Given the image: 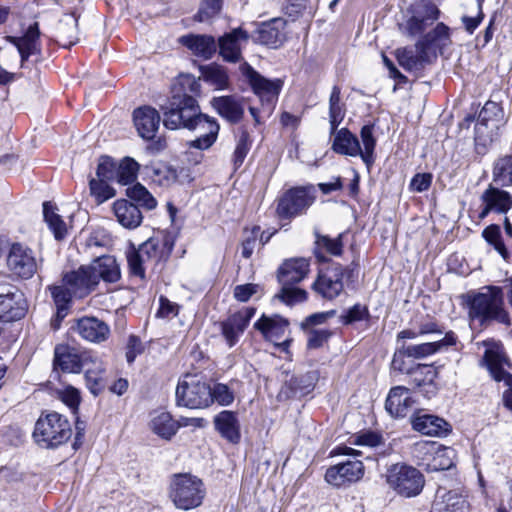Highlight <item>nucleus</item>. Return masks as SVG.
<instances>
[{
	"label": "nucleus",
	"instance_id": "obj_52",
	"mask_svg": "<svg viewBox=\"0 0 512 512\" xmlns=\"http://www.w3.org/2000/svg\"><path fill=\"white\" fill-rule=\"evenodd\" d=\"M307 295L306 290L294 285H281V290L276 297L287 305H295L304 302Z\"/></svg>",
	"mask_w": 512,
	"mask_h": 512
},
{
	"label": "nucleus",
	"instance_id": "obj_40",
	"mask_svg": "<svg viewBox=\"0 0 512 512\" xmlns=\"http://www.w3.org/2000/svg\"><path fill=\"white\" fill-rule=\"evenodd\" d=\"M57 38L60 45L69 48L79 41L78 20L74 15L63 17L57 27Z\"/></svg>",
	"mask_w": 512,
	"mask_h": 512
},
{
	"label": "nucleus",
	"instance_id": "obj_23",
	"mask_svg": "<svg viewBox=\"0 0 512 512\" xmlns=\"http://www.w3.org/2000/svg\"><path fill=\"white\" fill-rule=\"evenodd\" d=\"M211 106L230 124L239 123L244 116L243 98L236 95L213 97Z\"/></svg>",
	"mask_w": 512,
	"mask_h": 512
},
{
	"label": "nucleus",
	"instance_id": "obj_55",
	"mask_svg": "<svg viewBox=\"0 0 512 512\" xmlns=\"http://www.w3.org/2000/svg\"><path fill=\"white\" fill-rule=\"evenodd\" d=\"M223 6V0H201L199 10L195 19L199 22H206L217 16Z\"/></svg>",
	"mask_w": 512,
	"mask_h": 512
},
{
	"label": "nucleus",
	"instance_id": "obj_32",
	"mask_svg": "<svg viewBox=\"0 0 512 512\" xmlns=\"http://www.w3.org/2000/svg\"><path fill=\"white\" fill-rule=\"evenodd\" d=\"M214 425L221 436L231 443H238L241 438L240 425L235 412L224 410L214 418Z\"/></svg>",
	"mask_w": 512,
	"mask_h": 512
},
{
	"label": "nucleus",
	"instance_id": "obj_19",
	"mask_svg": "<svg viewBox=\"0 0 512 512\" xmlns=\"http://www.w3.org/2000/svg\"><path fill=\"white\" fill-rule=\"evenodd\" d=\"M91 354H79L74 348L68 345H58L54 350V366L59 367L63 372L80 373L84 367L89 365Z\"/></svg>",
	"mask_w": 512,
	"mask_h": 512
},
{
	"label": "nucleus",
	"instance_id": "obj_15",
	"mask_svg": "<svg viewBox=\"0 0 512 512\" xmlns=\"http://www.w3.org/2000/svg\"><path fill=\"white\" fill-rule=\"evenodd\" d=\"M286 25L287 21L281 17L260 22L251 35L252 40L254 43L277 49L287 40Z\"/></svg>",
	"mask_w": 512,
	"mask_h": 512
},
{
	"label": "nucleus",
	"instance_id": "obj_9",
	"mask_svg": "<svg viewBox=\"0 0 512 512\" xmlns=\"http://www.w3.org/2000/svg\"><path fill=\"white\" fill-rule=\"evenodd\" d=\"M483 362L491 377L497 382L503 381L507 386L503 392V403L507 409L512 411V374L504 369L505 366L510 367L509 359L500 346L494 345L486 349Z\"/></svg>",
	"mask_w": 512,
	"mask_h": 512
},
{
	"label": "nucleus",
	"instance_id": "obj_7",
	"mask_svg": "<svg viewBox=\"0 0 512 512\" xmlns=\"http://www.w3.org/2000/svg\"><path fill=\"white\" fill-rule=\"evenodd\" d=\"M386 481L390 488L404 497L418 495L424 486V477L421 472L403 463L393 464L388 468Z\"/></svg>",
	"mask_w": 512,
	"mask_h": 512
},
{
	"label": "nucleus",
	"instance_id": "obj_1",
	"mask_svg": "<svg viewBox=\"0 0 512 512\" xmlns=\"http://www.w3.org/2000/svg\"><path fill=\"white\" fill-rule=\"evenodd\" d=\"M164 126L171 130L185 128L200 136L189 142L190 148L209 149L217 140L220 126L214 118L202 114L196 99L186 93H175L161 106Z\"/></svg>",
	"mask_w": 512,
	"mask_h": 512
},
{
	"label": "nucleus",
	"instance_id": "obj_42",
	"mask_svg": "<svg viewBox=\"0 0 512 512\" xmlns=\"http://www.w3.org/2000/svg\"><path fill=\"white\" fill-rule=\"evenodd\" d=\"M255 329L259 330L266 338H272L283 334L288 327L287 320L275 316H262L255 324Z\"/></svg>",
	"mask_w": 512,
	"mask_h": 512
},
{
	"label": "nucleus",
	"instance_id": "obj_12",
	"mask_svg": "<svg viewBox=\"0 0 512 512\" xmlns=\"http://www.w3.org/2000/svg\"><path fill=\"white\" fill-rule=\"evenodd\" d=\"M408 13L410 16L405 31L411 37L423 33L440 15L438 7L430 0H415L408 8Z\"/></svg>",
	"mask_w": 512,
	"mask_h": 512
},
{
	"label": "nucleus",
	"instance_id": "obj_36",
	"mask_svg": "<svg viewBox=\"0 0 512 512\" xmlns=\"http://www.w3.org/2000/svg\"><path fill=\"white\" fill-rule=\"evenodd\" d=\"M343 252L342 235L336 238L316 234L314 255L319 262H328L327 255L340 256Z\"/></svg>",
	"mask_w": 512,
	"mask_h": 512
},
{
	"label": "nucleus",
	"instance_id": "obj_20",
	"mask_svg": "<svg viewBox=\"0 0 512 512\" xmlns=\"http://www.w3.org/2000/svg\"><path fill=\"white\" fill-rule=\"evenodd\" d=\"M249 38V33L241 27L224 34L218 41L220 55L227 62H240L243 59L241 42H247Z\"/></svg>",
	"mask_w": 512,
	"mask_h": 512
},
{
	"label": "nucleus",
	"instance_id": "obj_41",
	"mask_svg": "<svg viewBox=\"0 0 512 512\" xmlns=\"http://www.w3.org/2000/svg\"><path fill=\"white\" fill-rule=\"evenodd\" d=\"M312 389L310 376L300 375L291 376L289 380H286L282 386L279 397L288 399L296 396H302L309 393Z\"/></svg>",
	"mask_w": 512,
	"mask_h": 512
},
{
	"label": "nucleus",
	"instance_id": "obj_17",
	"mask_svg": "<svg viewBox=\"0 0 512 512\" xmlns=\"http://www.w3.org/2000/svg\"><path fill=\"white\" fill-rule=\"evenodd\" d=\"M255 312L254 308L246 307L220 323L221 333L229 347H233L239 341Z\"/></svg>",
	"mask_w": 512,
	"mask_h": 512
},
{
	"label": "nucleus",
	"instance_id": "obj_25",
	"mask_svg": "<svg viewBox=\"0 0 512 512\" xmlns=\"http://www.w3.org/2000/svg\"><path fill=\"white\" fill-rule=\"evenodd\" d=\"M134 125L140 137L152 140L160 125L158 111L150 106L139 107L133 112Z\"/></svg>",
	"mask_w": 512,
	"mask_h": 512
},
{
	"label": "nucleus",
	"instance_id": "obj_29",
	"mask_svg": "<svg viewBox=\"0 0 512 512\" xmlns=\"http://www.w3.org/2000/svg\"><path fill=\"white\" fill-rule=\"evenodd\" d=\"M40 31L37 22L31 24L22 37H12L11 42L17 47L21 56V61H26L32 55H39L41 51L40 46Z\"/></svg>",
	"mask_w": 512,
	"mask_h": 512
},
{
	"label": "nucleus",
	"instance_id": "obj_22",
	"mask_svg": "<svg viewBox=\"0 0 512 512\" xmlns=\"http://www.w3.org/2000/svg\"><path fill=\"white\" fill-rule=\"evenodd\" d=\"M72 330L82 339L93 343L105 341L110 333L108 325L95 317H82L76 320Z\"/></svg>",
	"mask_w": 512,
	"mask_h": 512
},
{
	"label": "nucleus",
	"instance_id": "obj_8",
	"mask_svg": "<svg viewBox=\"0 0 512 512\" xmlns=\"http://www.w3.org/2000/svg\"><path fill=\"white\" fill-rule=\"evenodd\" d=\"M163 245L159 239L150 238L142 243L138 249L127 253V262L131 275L145 279V271L155 267L163 256Z\"/></svg>",
	"mask_w": 512,
	"mask_h": 512
},
{
	"label": "nucleus",
	"instance_id": "obj_28",
	"mask_svg": "<svg viewBox=\"0 0 512 512\" xmlns=\"http://www.w3.org/2000/svg\"><path fill=\"white\" fill-rule=\"evenodd\" d=\"M40 31L37 22L31 24L22 37H12L11 42L17 47L21 56V61H26L32 55H39L41 51L40 46Z\"/></svg>",
	"mask_w": 512,
	"mask_h": 512
},
{
	"label": "nucleus",
	"instance_id": "obj_3",
	"mask_svg": "<svg viewBox=\"0 0 512 512\" xmlns=\"http://www.w3.org/2000/svg\"><path fill=\"white\" fill-rule=\"evenodd\" d=\"M467 298L469 316L472 319H478L481 324L495 321L506 326L511 325L509 314L504 308L502 288L486 286L479 292L469 293Z\"/></svg>",
	"mask_w": 512,
	"mask_h": 512
},
{
	"label": "nucleus",
	"instance_id": "obj_60",
	"mask_svg": "<svg viewBox=\"0 0 512 512\" xmlns=\"http://www.w3.org/2000/svg\"><path fill=\"white\" fill-rule=\"evenodd\" d=\"M250 144L251 143L248 132L243 131L239 137L233 154V163L236 169L240 167L244 162V159L250 150Z\"/></svg>",
	"mask_w": 512,
	"mask_h": 512
},
{
	"label": "nucleus",
	"instance_id": "obj_43",
	"mask_svg": "<svg viewBox=\"0 0 512 512\" xmlns=\"http://www.w3.org/2000/svg\"><path fill=\"white\" fill-rule=\"evenodd\" d=\"M341 90L338 86L332 88L329 98V122L331 134H334L345 117L344 105L340 102Z\"/></svg>",
	"mask_w": 512,
	"mask_h": 512
},
{
	"label": "nucleus",
	"instance_id": "obj_33",
	"mask_svg": "<svg viewBox=\"0 0 512 512\" xmlns=\"http://www.w3.org/2000/svg\"><path fill=\"white\" fill-rule=\"evenodd\" d=\"M180 42L196 56L204 59H210L217 50L214 37L209 35H185L180 38Z\"/></svg>",
	"mask_w": 512,
	"mask_h": 512
},
{
	"label": "nucleus",
	"instance_id": "obj_47",
	"mask_svg": "<svg viewBox=\"0 0 512 512\" xmlns=\"http://www.w3.org/2000/svg\"><path fill=\"white\" fill-rule=\"evenodd\" d=\"M373 129V125H365L360 131V137L364 148L361 149L359 156L368 168L371 167L375 161L374 150L376 146V138L373 135Z\"/></svg>",
	"mask_w": 512,
	"mask_h": 512
},
{
	"label": "nucleus",
	"instance_id": "obj_34",
	"mask_svg": "<svg viewBox=\"0 0 512 512\" xmlns=\"http://www.w3.org/2000/svg\"><path fill=\"white\" fill-rule=\"evenodd\" d=\"M468 507V502L460 494L453 491L441 494L438 491L431 512H467Z\"/></svg>",
	"mask_w": 512,
	"mask_h": 512
},
{
	"label": "nucleus",
	"instance_id": "obj_26",
	"mask_svg": "<svg viewBox=\"0 0 512 512\" xmlns=\"http://www.w3.org/2000/svg\"><path fill=\"white\" fill-rule=\"evenodd\" d=\"M27 311V303L21 294L7 291L0 294V320L3 322L16 321L23 318Z\"/></svg>",
	"mask_w": 512,
	"mask_h": 512
},
{
	"label": "nucleus",
	"instance_id": "obj_59",
	"mask_svg": "<svg viewBox=\"0 0 512 512\" xmlns=\"http://www.w3.org/2000/svg\"><path fill=\"white\" fill-rule=\"evenodd\" d=\"M307 333V346L310 349H317L324 345L331 337L332 332L327 329L310 328L304 329Z\"/></svg>",
	"mask_w": 512,
	"mask_h": 512
},
{
	"label": "nucleus",
	"instance_id": "obj_2",
	"mask_svg": "<svg viewBox=\"0 0 512 512\" xmlns=\"http://www.w3.org/2000/svg\"><path fill=\"white\" fill-rule=\"evenodd\" d=\"M120 276L116 259L113 256L104 255L88 265H82L77 270L64 274L62 282L70 287L74 297L84 298L96 289L100 280L114 283L120 279Z\"/></svg>",
	"mask_w": 512,
	"mask_h": 512
},
{
	"label": "nucleus",
	"instance_id": "obj_44",
	"mask_svg": "<svg viewBox=\"0 0 512 512\" xmlns=\"http://www.w3.org/2000/svg\"><path fill=\"white\" fill-rule=\"evenodd\" d=\"M147 173L154 183L165 187L175 183L178 178L176 169L161 163L147 167Z\"/></svg>",
	"mask_w": 512,
	"mask_h": 512
},
{
	"label": "nucleus",
	"instance_id": "obj_53",
	"mask_svg": "<svg viewBox=\"0 0 512 512\" xmlns=\"http://www.w3.org/2000/svg\"><path fill=\"white\" fill-rule=\"evenodd\" d=\"M482 236L484 239L494 247V249L503 257L506 258L508 255L507 249L502 241L500 227L498 225L492 224L486 227Z\"/></svg>",
	"mask_w": 512,
	"mask_h": 512
},
{
	"label": "nucleus",
	"instance_id": "obj_49",
	"mask_svg": "<svg viewBox=\"0 0 512 512\" xmlns=\"http://www.w3.org/2000/svg\"><path fill=\"white\" fill-rule=\"evenodd\" d=\"M405 350L402 346H399L398 349L395 351L391 363V367L395 371H399L401 373L406 374H417L421 373L422 370L427 368V365L424 364H417L412 365L406 362L405 358L407 357V354L404 353Z\"/></svg>",
	"mask_w": 512,
	"mask_h": 512
},
{
	"label": "nucleus",
	"instance_id": "obj_39",
	"mask_svg": "<svg viewBox=\"0 0 512 512\" xmlns=\"http://www.w3.org/2000/svg\"><path fill=\"white\" fill-rule=\"evenodd\" d=\"M85 370L86 385L90 392L97 396L105 388L103 363L91 355L89 365L83 368Z\"/></svg>",
	"mask_w": 512,
	"mask_h": 512
},
{
	"label": "nucleus",
	"instance_id": "obj_37",
	"mask_svg": "<svg viewBox=\"0 0 512 512\" xmlns=\"http://www.w3.org/2000/svg\"><path fill=\"white\" fill-rule=\"evenodd\" d=\"M149 427L153 433L165 440H170L178 431L179 425L168 412L152 414Z\"/></svg>",
	"mask_w": 512,
	"mask_h": 512
},
{
	"label": "nucleus",
	"instance_id": "obj_56",
	"mask_svg": "<svg viewBox=\"0 0 512 512\" xmlns=\"http://www.w3.org/2000/svg\"><path fill=\"white\" fill-rule=\"evenodd\" d=\"M210 394L212 403L217 402L221 406H229L234 402V391L223 383H216L213 387L210 386Z\"/></svg>",
	"mask_w": 512,
	"mask_h": 512
},
{
	"label": "nucleus",
	"instance_id": "obj_35",
	"mask_svg": "<svg viewBox=\"0 0 512 512\" xmlns=\"http://www.w3.org/2000/svg\"><path fill=\"white\" fill-rule=\"evenodd\" d=\"M481 200L484 204H488L494 212L500 214L507 213L512 208L510 193L492 185H489L483 192Z\"/></svg>",
	"mask_w": 512,
	"mask_h": 512
},
{
	"label": "nucleus",
	"instance_id": "obj_21",
	"mask_svg": "<svg viewBox=\"0 0 512 512\" xmlns=\"http://www.w3.org/2000/svg\"><path fill=\"white\" fill-rule=\"evenodd\" d=\"M395 56L399 65L409 72L421 71L429 63L428 48L420 40L414 48H398Z\"/></svg>",
	"mask_w": 512,
	"mask_h": 512
},
{
	"label": "nucleus",
	"instance_id": "obj_13",
	"mask_svg": "<svg viewBox=\"0 0 512 512\" xmlns=\"http://www.w3.org/2000/svg\"><path fill=\"white\" fill-rule=\"evenodd\" d=\"M344 267L339 263H332L319 270L312 290L326 300H333L344 290Z\"/></svg>",
	"mask_w": 512,
	"mask_h": 512
},
{
	"label": "nucleus",
	"instance_id": "obj_46",
	"mask_svg": "<svg viewBox=\"0 0 512 512\" xmlns=\"http://www.w3.org/2000/svg\"><path fill=\"white\" fill-rule=\"evenodd\" d=\"M493 181L501 187L512 186V155L497 159L492 171Z\"/></svg>",
	"mask_w": 512,
	"mask_h": 512
},
{
	"label": "nucleus",
	"instance_id": "obj_14",
	"mask_svg": "<svg viewBox=\"0 0 512 512\" xmlns=\"http://www.w3.org/2000/svg\"><path fill=\"white\" fill-rule=\"evenodd\" d=\"M7 265L15 275L30 279L37 272L39 261L30 247L22 243H13L7 256Z\"/></svg>",
	"mask_w": 512,
	"mask_h": 512
},
{
	"label": "nucleus",
	"instance_id": "obj_61",
	"mask_svg": "<svg viewBox=\"0 0 512 512\" xmlns=\"http://www.w3.org/2000/svg\"><path fill=\"white\" fill-rule=\"evenodd\" d=\"M450 37V29L444 23H438L436 27L425 34L420 41L429 49V46L437 41L448 40Z\"/></svg>",
	"mask_w": 512,
	"mask_h": 512
},
{
	"label": "nucleus",
	"instance_id": "obj_64",
	"mask_svg": "<svg viewBox=\"0 0 512 512\" xmlns=\"http://www.w3.org/2000/svg\"><path fill=\"white\" fill-rule=\"evenodd\" d=\"M260 227H254L241 243V255L248 259L252 256L257 244Z\"/></svg>",
	"mask_w": 512,
	"mask_h": 512
},
{
	"label": "nucleus",
	"instance_id": "obj_51",
	"mask_svg": "<svg viewBox=\"0 0 512 512\" xmlns=\"http://www.w3.org/2000/svg\"><path fill=\"white\" fill-rule=\"evenodd\" d=\"M126 195L133 201L139 203L141 206L148 210H152L156 207L157 201L150 194V192L141 184L137 183L133 187H129L126 190Z\"/></svg>",
	"mask_w": 512,
	"mask_h": 512
},
{
	"label": "nucleus",
	"instance_id": "obj_31",
	"mask_svg": "<svg viewBox=\"0 0 512 512\" xmlns=\"http://www.w3.org/2000/svg\"><path fill=\"white\" fill-rule=\"evenodd\" d=\"M113 212L117 221L127 229L137 228L143 219L139 207L126 199L114 202Z\"/></svg>",
	"mask_w": 512,
	"mask_h": 512
},
{
	"label": "nucleus",
	"instance_id": "obj_58",
	"mask_svg": "<svg viewBox=\"0 0 512 512\" xmlns=\"http://www.w3.org/2000/svg\"><path fill=\"white\" fill-rule=\"evenodd\" d=\"M106 181L107 180L91 179L89 183L91 194L96 198L99 204L115 195L114 189L110 187Z\"/></svg>",
	"mask_w": 512,
	"mask_h": 512
},
{
	"label": "nucleus",
	"instance_id": "obj_48",
	"mask_svg": "<svg viewBox=\"0 0 512 512\" xmlns=\"http://www.w3.org/2000/svg\"><path fill=\"white\" fill-rule=\"evenodd\" d=\"M202 75L206 82L214 85L216 89H227L229 77L226 70L218 65H209L202 69Z\"/></svg>",
	"mask_w": 512,
	"mask_h": 512
},
{
	"label": "nucleus",
	"instance_id": "obj_27",
	"mask_svg": "<svg viewBox=\"0 0 512 512\" xmlns=\"http://www.w3.org/2000/svg\"><path fill=\"white\" fill-rule=\"evenodd\" d=\"M414 404L409 389L404 386L391 388L386 399L385 408L393 417H405Z\"/></svg>",
	"mask_w": 512,
	"mask_h": 512
},
{
	"label": "nucleus",
	"instance_id": "obj_6",
	"mask_svg": "<svg viewBox=\"0 0 512 512\" xmlns=\"http://www.w3.org/2000/svg\"><path fill=\"white\" fill-rule=\"evenodd\" d=\"M176 403L190 409L209 407L212 404L210 385L195 375H185L176 388Z\"/></svg>",
	"mask_w": 512,
	"mask_h": 512
},
{
	"label": "nucleus",
	"instance_id": "obj_45",
	"mask_svg": "<svg viewBox=\"0 0 512 512\" xmlns=\"http://www.w3.org/2000/svg\"><path fill=\"white\" fill-rule=\"evenodd\" d=\"M43 216L55 238L57 240L63 239L67 232L66 224L61 216L56 213V207L51 202L43 203Z\"/></svg>",
	"mask_w": 512,
	"mask_h": 512
},
{
	"label": "nucleus",
	"instance_id": "obj_62",
	"mask_svg": "<svg viewBox=\"0 0 512 512\" xmlns=\"http://www.w3.org/2000/svg\"><path fill=\"white\" fill-rule=\"evenodd\" d=\"M115 172V162L110 157H101L96 171L99 180H112L115 176Z\"/></svg>",
	"mask_w": 512,
	"mask_h": 512
},
{
	"label": "nucleus",
	"instance_id": "obj_10",
	"mask_svg": "<svg viewBox=\"0 0 512 512\" xmlns=\"http://www.w3.org/2000/svg\"><path fill=\"white\" fill-rule=\"evenodd\" d=\"M241 71L248 79L255 94L259 96L263 107L270 113L280 93L282 81L263 77L246 62L241 66Z\"/></svg>",
	"mask_w": 512,
	"mask_h": 512
},
{
	"label": "nucleus",
	"instance_id": "obj_4",
	"mask_svg": "<svg viewBox=\"0 0 512 512\" xmlns=\"http://www.w3.org/2000/svg\"><path fill=\"white\" fill-rule=\"evenodd\" d=\"M169 499L181 510H190L200 506L205 496L201 479L190 473L173 474L169 483Z\"/></svg>",
	"mask_w": 512,
	"mask_h": 512
},
{
	"label": "nucleus",
	"instance_id": "obj_50",
	"mask_svg": "<svg viewBox=\"0 0 512 512\" xmlns=\"http://www.w3.org/2000/svg\"><path fill=\"white\" fill-rule=\"evenodd\" d=\"M138 169L139 164L134 159L129 157L123 159L115 172L117 181L122 185L134 182L137 178Z\"/></svg>",
	"mask_w": 512,
	"mask_h": 512
},
{
	"label": "nucleus",
	"instance_id": "obj_30",
	"mask_svg": "<svg viewBox=\"0 0 512 512\" xmlns=\"http://www.w3.org/2000/svg\"><path fill=\"white\" fill-rule=\"evenodd\" d=\"M413 429L429 436H446L451 426L444 419L430 414H418L412 419Z\"/></svg>",
	"mask_w": 512,
	"mask_h": 512
},
{
	"label": "nucleus",
	"instance_id": "obj_63",
	"mask_svg": "<svg viewBox=\"0 0 512 512\" xmlns=\"http://www.w3.org/2000/svg\"><path fill=\"white\" fill-rule=\"evenodd\" d=\"M59 397L73 412L77 411L80 404V393L76 388L72 386L66 387L59 392Z\"/></svg>",
	"mask_w": 512,
	"mask_h": 512
},
{
	"label": "nucleus",
	"instance_id": "obj_11",
	"mask_svg": "<svg viewBox=\"0 0 512 512\" xmlns=\"http://www.w3.org/2000/svg\"><path fill=\"white\" fill-rule=\"evenodd\" d=\"M313 187H296L288 190L280 199L277 213L282 219H289L304 213L315 200Z\"/></svg>",
	"mask_w": 512,
	"mask_h": 512
},
{
	"label": "nucleus",
	"instance_id": "obj_57",
	"mask_svg": "<svg viewBox=\"0 0 512 512\" xmlns=\"http://www.w3.org/2000/svg\"><path fill=\"white\" fill-rule=\"evenodd\" d=\"M51 296L56 307H70L71 299L74 297L70 287L61 285L49 286Z\"/></svg>",
	"mask_w": 512,
	"mask_h": 512
},
{
	"label": "nucleus",
	"instance_id": "obj_38",
	"mask_svg": "<svg viewBox=\"0 0 512 512\" xmlns=\"http://www.w3.org/2000/svg\"><path fill=\"white\" fill-rule=\"evenodd\" d=\"M332 149L338 154L352 157L359 156L361 153L358 138L346 128H342L337 132L333 141Z\"/></svg>",
	"mask_w": 512,
	"mask_h": 512
},
{
	"label": "nucleus",
	"instance_id": "obj_16",
	"mask_svg": "<svg viewBox=\"0 0 512 512\" xmlns=\"http://www.w3.org/2000/svg\"><path fill=\"white\" fill-rule=\"evenodd\" d=\"M415 448L431 456L426 464L428 471H443L454 466L456 451L451 447L441 446L435 442H423L417 443Z\"/></svg>",
	"mask_w": 512,
	"mask_h": 512
},
{
	"label": "nucleus",
	"instance_id": "obj_24",
	"mask_svg": "<svg viewBox=\"0 0 512 512\" xmlns=\"http://www.w3.org/2000/svg\"><path fill=\"white\" fill-rule=\"evenodd\" d=\"M310 263L306 258H291L285 260L277 271L281 285H295L307 277Z\"/></svg>",
	"mask_w": 512,
	"mask_h": 512
},
{
	"label": "nucleus",
	"instance_id": "obj_18",
	"mask_svg": "<svg viewBox=\"0 0 512 512\" xmlns=\"http://www.w3.org/2000/svg\"><path fill=\"white\" fill-rule=\"evenodd\" d=\"M364 475V465L360 460H348L332 466L325 473V480L336 487L356 482Z\"/></svg>",
	"mask_w": 512,
	"mask_h": 512
},
{
	"label": "nucleus",
	"instance_id": "obj_5",
	"mask_svg": "<svg viewBox=\"0 0 512 512\" xmlns=\"http://www.w3.org/2000/svg\"><path fill=\"white\" fill-rule=\"evenodd\" d=\"M72 435L68 419L57 412L39 417L35 424L33 437L44 448H55L67 442Z\"/></svg>",
	"mask_w": 512,
	"mask_h": 512
},
{
	"label": "nucleus",
	"instance_id": "obj_54",
	"mask_svg": "<svg viewBox=\"0 0 512 512\" xmlns=\"http://www.w3.org/2000/svg\"><path fill=\"white\" fill-rule=\"evenodd\" d=\"M408 358L422 359L439 351V345L434 342H426L417 345H401Z\"/></svg>",
	"mask_w": 512,
	"mask_h": 512
}]
</instances>
